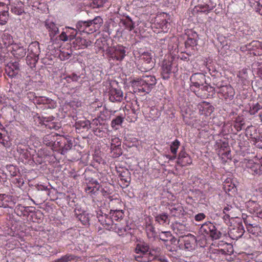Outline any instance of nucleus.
Wrapping results in <instances>:
<instances>
[{
	"label": "nucleus",
	"instance_id": "29",
	"mask_svg": "<svg viewBox=\"0 0 262 262\" xmlns=\"http://www.w3.org/2000/svg\"><path fill=\"white\" fill-rule=\"evenodd\" d=\"M6 8H7V10L4 9L2 11H0V25H5L8 20L9 8L6 7Z\"/></svg>",
	"mask_w": 262,
	"mask_h": 262
},
{
	"label": "nucleus",
	"instance_id": "59",
	"mask_svg": "<svg viewBox=\"0 0 262 262\" xmlns=\"http://www.w3.org/2000/svg\"><path fill=\"white\" fill-rule=\"evenodd\" d=\"M129 227L128 226H125V227H118L116 228V229H117V232L120 234H123L124 232H125L127 229H129Z\"/></svg>",
	"mask_w": 262,
	"mask_h": 262
},
{
	"label": "nucleus",
	"instance_id": "57",
	"mask_svg": "<svg viewBox=\"0 0 262 262\" xmlns=\"http://www.w3.org/2000/svg\"><path fill=\"white\" fill-rule=\"evenodd\" d=\"M67 32H62L59 35V38L61 40L66 41L69 40V35L67 34Z\"/></svg>",
	"mask_w": 262,
	"mask_h": 262
},
{
	"label": "nucleus",
	"instance_id": "16",
	"mask_svg": "<svg viewBox=\"0 0 262 262\" xmlns=\"http://www.w3.org/2000/svg\"><path fill=\"white\" fill-rule=\"evenodd\" d=\"M35 103L38 104H48L49 108H54L56 106V102L52 99L43 96H35L33 99Z\"/></svg>",
	"mask_w": 262,
	"mask_h": 262
},
{
	"label": "nucleus",
	"instance_id": "58",
	"mask_svg": "<svg viewBox=\"0 0 262 262\" xmlns=\"http://www.w3.org/2000/svg\"><path fill=\"white\" fill-rule=\"evenodd\" d=\"M189 155L185 151H181L179 154L178 159L177 161H182V160H184V158L186 156H188Z\"/></svg>",
	"mask_w": 262,
	"mask_h": 262
},
{
	"label": "nucleus",
	"instance_id": "31",
	"mask_svg": "<svg viewBox=\"0 0 262 262\" xmlns=\"http://www.w3.org/2000/svg\"><path fill=\"white\" fill-rule=\"evenodd\" d=\"M38 60V57H33L28 55L26 57L27 63L30 66L31 68H35Z\"/></svg>",
	"mask_w": 262,
	"mask_h": 262
},
{
	"label": "nucleus",
	"instance_id": "24",
	"mask_svg": "<svg viewBox=\"0 0 262 262\" xmlns=\"http://www.w3.org/2000/svg\"><path fill=\"white\" fill-rule=\"evenodd\" d=\"M75 127L76 129L80 130L83 129L88 130L91 128V123L90 121L85 119L78 120L75 123Z\"/></svg>",
	"mask_w": 262,
	"mask_h": 262
},
{
	"label": "nucleus",
	"instance_id": "61",
	"mask_svg": "<svg viewBox=\"0 0 262 262\" xmlns=\"http://www.w3.org/2000/svg\"><path fill=\"white\" fill-rule=\"evenodd\" d=\"M147 230L148 231H149L151 233L152 236H154L156 234V231H155V228L152 225H149L147 227Z\"/></svg>",
	"mask_w": 262,
	"mask_h": 262
},
{
	"label": "nucleus",
	"instance_id": "36",
	"mask_svg": "<svg viewBox=\"0 0 262 262\" xmlns=\"http://www.w3.org/2000/svg\"><path fill=\"white\" fill-rule=\"evenodd\" d=\"M75 256L72 254H66L61 258L52 261V262H68L71 260L74 259Z\"/></svg>",
	"mask_w": 262,
	"mask_h": 262
},
{
	"label": "nucleus",
	"instance_id": "44",
	"mask_svg": "<svg viewBox=\"0 0 262 262\" xmlns=\"http://www.w3.org/2000/svg\"><path fill=\"white\" fill-rule=\"evenodd\" d=\"M180 145V142L177 139L172 143L170 146V150L173 155H177V150Z\"/></svg>",
	"mask_w": 262,
	"mask_h": 262
},
{
	"label": "nucleus",
	"instance_id": "34",
	"mask_svg": "<svg viewBox=\"0 0 262 262\" xmlns=\"http://www.w3.org/2000/svg\"><path fill=\"white\" fill-rule=\"evenodd\" d=\"M136 260L138 262H149L151 261L149 255L147 254H138L135 256Z\"/></svg>",
	"mask_w": 262,
	"mask_h": 262
},
{
	"label": "nucleus",
	"instance_id": "30",
	"mask_svg": "<svg viewBox=\"0 0 262 262\" xmlns=\"http://www.w3.org/2000/svg\"><path fill=\"white\" fill-rule=\"evenodd\" d=\"M160 254V249L158 247L155 248H150L148 253V255L152 260L156 259Z\"/></svg>",
	"mask_w": 262,
	"mask_h": 262
},
{
	"label": "nucleus",
	"instance_id": "26",
	"mask_svg": "<svg viewBox=\"0 0 262 262\" xmlns=\"http://www.w3.org/2000/svg\"><path fill=\"white\" fill-rule=\"evenodd\" d=\"M217 147L225 151L226 155L230 152V147L229 146L228 142L225 139L224 140H220L217 143Z\"/></svg>",
	"mask_w": 262,
	"mask_h": 262
},
{
	"label": "nucleus",
	"instance_id": "19",
	"mask_svg": "<svg viewBox=\"0 0 262 262\" xmlns=\"http://www.w3.org/2000/svg\"><path fill=\"white\" fill-rule=\"evenodd\" d=\"M45 26L49 32V35L51 39L59 33L58 28L52 21L46 20L45 21Z\"/></svg>",
	"mask_w": 262,
	"mask_h": 262
},
{
	"label": "nucleus",
	"instance_id": "21",
	"mask_svg": "<svg viewBox=\"0 0 262 262\" xmlns=\"http://www.w3.org/2000/svg\"><path fill=\"white\" fill-rule=\"evenodd\" d=\"M78 211L79 213L77 212L76 209L74 210L75 216H76L78 220L80 221L83 225H89L90 221L89 214L83 212L81 213L79 210H78Z\"/></svg>",
	"mask_w": 262,
	"mask_h": 262
},
{
	"label": "nucleus",
	"instance_id": "2",
	"mask_svg": "<svg viewBox=\"0 0 262 262\" xmlns=\"http://www.w3.org/2000/svg\"><path fill=\"white\" fill-rule=\"evenodd\" d=\"M190 90L191 92L194 93L199 97H204L206 95V94L203 95L200 92L201 88L204 86V84L206 83V76L204 74L201 73L193 74L190 78Z\"/></svg>",
	"mask_w": 262,
	"mask_h": 262
},
{
	"label": "nucleus",
	"instance_id": "60",
	"mask_svg": "<svg viewBox=\"0 0 262 262\" xmlns=\"http://www.w3.org/2000/svg\"><path fill=\"white\" fill-rule=\"evenodd\" d=\"M106 214H103L102 213H98L97 217L98 219V221L102 225H104V221L105 218V217H106Z\"/></svg>",
	"mask_w": 262,
	"mask_h": 262
},
{
	"label": "nucleus",
	"instance_id": "63",
	"mask_svg": "<svg viewBox=\"0 0 262 262\" xmlns=\"http://www.w3.org/2000/svg\"><path fill=\"white\" fill-rule=\"evenodd\" d=\"M232 207L231 206L227 205L225 207H224L223 209L224 213H229L230 214V211L232 209Z\"/></svg>",
	"mask_w": 262,
	"mask_h": 262
},
{
	"label": "nucleus",
	"instance_id": "43",
	"mask_svg": "<svg viewBox=\"0 0 262 262\" xmlns=\"http://www.w3.org/2000/svg\"><path fill=\"white\" fill-rule=\"evenodd\" d=\"M168 217V214L166 213L160 214L156 216V221L158 222L160 224H161V222L164 223L166 222Z\"/></svg>",
	"mask_w": 262,
	"mask_h": 262
},
{
	"label": "nucleus",
	"instance_id": "23",
	"mask_svg": "<svg viewBox=\"0 0 262 262\" xmlns=\"http://www.w3.org/2000/svg\"><path fill=\"white\" fill-rule=\"evenodd\" d=\"M29 55L33 57H38L40 53L38 42L32 43L28 48Z\"/></svg>",
	"mask_w": 262,
	"mask_h": 262
},
{
	"label": "nucleus",
	"instance_id": "10",
	"mask_svg": "<svg viewBox=\"0 0 262 262\" xmlns=\"http://www.w3.org/2000/svg\"><path fill=\"white\" fill-rule=\"evenodd\" d=\"M5 71L9 77L13 78L17 76L20 71L18 61L8 63L6 67Z\"/></svg>",
	"mask_w": 262,
	"mask_h": 262
},
{
	"label": "nucleus",
	"instance_id": "55",
	"mask_svg": "<svg viewBox=\"0 0 262 262\" xmlns=\"http://www.w3.org/2000/svg\"><path fill=\"white\" fill-rule=\"evenodd\" d=\"M255 9L257 12H258L260 15H262V4L259 1L256 2Z\"/></svg>",
	"mask_w": 262,
	"mask_h": 262
},
{
	"label": "nucleus",
	"instance_id": "18",
	"mask_svg": "<svg viewBox=\"0 0 262 262\" xmlns=\"http://www.w3.org/2000/svg\"><path fill=\"white\" fill-rule=\"evenodd\" d=\"M209 1V0H199V4L195 7V9L199 12L207 13L209 12L213 9V7L208 4Z\"/></svg>",
	"mask_w": 262,
	"mask_h": 262
},
{
	"label": "nucleus",
	"instance_id": "47",
	"mask_svg": "<svg viewBox=\"0 0 262 262\" xmlns=\"http://www.w3.org/2000/svg\"><path fill=\"white\" fill-rule=\"evenodd\" d=\"M11 11L13 13L18 15H20L24 12V9L21 7L12 6L11 7Z\"/></svg>",
	"mask_w": 262,
	"mask_h": 262
},
{
	"label": "nucleus",
	"instance_id": "52",
	"mask_svg": "<svg viewBox=\"0 0 262 262\" xmlns=\"http://www.w3.org/2000/svg\"><path fill=\"white\" fill-rule=\"evenodd\" d=\"M253 220L252 217L250 216L249 218H244V222L246 224L247 227H253V225H255V224H253L252 221Z\"/></svg>",
	"mask_w": 262,
	"mask_h": 262
},
{
	"label": "nucleus",
	"instance_id": "42",
	"mask_svg": "<svg viewBox=\"0 0 262 262\" xmlns=\"http://www.w3.org/2000/svg\"><path fill=\"white\" fill-rule=\"evenodd\" d=\"M261 109H262V106L257 103L250 107L249 112L250 115H254Z\"/></svg>",
	"mask_w": 262,
	"mask_h": 262
},
{
	"label": "nucleus",
	"instance_id": "1",
	"mask_svg": "<svg viewBox=\"0 0 262 262\" xmlns=\"http://www.w3.org/2000/svg\"><path fill=\"white\" fill-rule=\"evenodd\" d=\"M103 24V19L100 16H96L93 19L88 21H79L76 24V28L80 32L88 33L96 32Z\"/></svg>",
	"mask_w": 262,
	"mask_h": 262
},
{
	"label": "nucleus",
	"instance_id": "27",
	"mask_svg": "<svg viewBox=\"0 0 262 262\" xmlns=\"http://www.w3.org/2000/svg\"><path fill=\"white\" fill-rule=\"evenodd\" d=\"M249 172L254 176H260L262 174V167L258 163H254L250 167Z\"/></svg>",
	"mask_w": 262,
	"mask_h": 262
},
{
	"label": "nucleus",
	"instance_id": "5",
	"mask_svg": "<svg viewBox=\"0 0 262 262\" xmlns=\"http://www.w3.org/2000/svg\"><path fill=\"white\" fill-rule=\"evenodd\" d=\"M155 65V62L152 59L151 53L144 52L140 56L139 63L138 68L142 72H147L151 70Z\"/></svg>",
	"mask_w": 262,
	"mask_h": 262
},
{
	"label": "nucleus",
	"instance_id": "51",
	"mask_svg": "<svg viewBox=\"0 0 262 262\" xmlns=\"http://www.w3.org/2000/svg\"><path fill=\"white\" fill-rule=\"evenodd\" d=\"M166 237H170L169 241L171 244H174L177 241V238L174 237L170 232H163Z\"/></svg>",
	"mask_w": 262,
	"mask_h": 262
},
{
	"label": "nucleus",
	"instance_id": "35",
	"mask_svg": "<svg viewBox=\"0 0 262 262\" xmlns=\"http://www.w3.org/2000/svg\"><path fill=\"white\" fill-rule=\"evenodd\" d=\"M3 41L6 46L9 47L10 45H13V40L12 37L8 34H4L3 36Z\"/></svg>",
	"mask_w": 262,
	"mask_h": 262
},
{
	"label": "nucleus",
	"instance_id": "12",
	"mask_svg": "<svg viewBox=\"0 0 262 262\" xmlns=\"http://www.w3.org/2000/svg\"><path fill=\"white\" fill-rule=\"evenodd\" d=\"M11 48L10 51L12 55L17 59H21L26 54V49L20 45L14 43Z\"/></svg>",
	"mask_w": 262,
	"mask_h": 262
},
{
	"label": "nucleus",
	"instance_id": "50",
	"mask_svg": "<svg viewBox=\"0 0 262 262\" xmlns=\"http://www.w3.org/2000/svg\"><path fill=\"white\" fill-rule=\"evenodd\" d=\"M7 169L12 177H15L17 175V169L13 165H10L7 166Z\"/></svg>",
	"mask_w": 262,
	"mask_h": 262
},
{
	"label": "nucleus",
	"instance_id": "28",
	"mask_svg": "<svg viewBox=\"0 0 262 262\" xmlns=\"http://www.w3.org/2000/svg\"><path fill=\"white\" fill-rule=\"evenodd\" d=\"M110 214L111 215L114 222L122 219L124 215V212L122 210H111Z\"/></svg>",
	"mask_w": 262,
	"mask_h": 262
},
{
	"label": "nucleus",
	"instance_id": "9",
	"mask_svg": "<svg viewBox=\"0 0 262 262\" xmlns=\"http://www.w3.org/2000/svg\"><path fill=\"white\" fill-rule=\"evenodd\" d=\"M172 64V61L170 60H164L163 61L161 68V75L164 79H168L170 78V75L174 72Z\"/></svg>",
	"mask_w": 262,
	"mask_h": 262
},
{
	"label": "nucleus",
	"instance_id": "56",
	"mask_svg": "<svg viewBox=\"0 0 262 262\" xmlns=\"http://www.w3.org/2000/svg\"><path fill=\"white\" fill-rule=\"evenodd\" d=\"M206 217V215L203 213H200L196 214L194 216V219L196 221H201Z\"/></svg>",
	"mask_w": 262,
	"mask_h": 262
},
{
	"label": "nucleus",
	"instance_id": "40",
	"mask_svg": "<svg viewBox=\"0 0 262 262\" xmlns=\"http://www.w3.org/2000/svg\"><path fill=\"white\" fill-rule=\"evenodd\" d=\"M105 220L104 221V227L106 228H109L111 226H112L114 224L113 219L111 215L107 214L106 217H105Z\"/></svg>",
	"mask_w": 262,
	"mask_h": 262
},
{
	"label": "nucleus",
	"instance_id": "53",
	"mask_svg": "<svg viewBox=\"0 0 262 262\" xmlns=\"http://www.w3.org/2000/svg\"><path fill=\"white\" fill-rule=\"evenodd\" d=\"M177 225H178V226L174 228V230H176V233L177 234H182L183 232H182V231L184 229V226L183 225H182V224H180V223H179L178 224L177 223H176Z\"/></svg>",
	"mask_w": 262,
	"mask_h": 262
},
{
	"label": "nucleus",
	"instance_id": "45",
	"mask_svg": "<svg viewBox=\"0 0 262 262\" xmlns=\"http://www.w3.org/2000/svg\"><path fill=\"white\" fill-rule=\"evenodd\" d=\"M124 117L121 116H117L116 118L112 121V126L114 128L116 125H119L123 122Z\"/></svg>",
	"mask_w": 262,
	"mask_h": 262
},
{
	"label": "nucleus",
	"instance_id": "11",
	"mask_svg": "<svg viewBox=\"0 0 262 262\" xmlns=\"http://www.w3.org/2000/svg\"><path fill=\"white\" fill-rule=\"evenodd\" d=\"M217 86L219 89V91L218 92L222 97H223L225 99H232L235 92L234 89L230 85H217Z\"/></svg>",
	"mask_w": 262,
	"mask_h": 262
},
{
	"label": "nucleus",
	"instance_id": "62",
	"mask_svg": "<svg viewBox=\"0 0 262 262\" xmlns=\"http://www.w3.org/2000/svg\"><path fill=\"white\" fill-rule=\"evenodd\" d=\"M0 143L2 144L5 146H7L8 144V141L4 139L2 133H0Z\"/></svg>",
	"mask_w": 262,
	"mask_h": 262
},
{
	"label": "nucleus",
	"instance_id": "25",
	"mask_svg": "<svg viewBox=\"0 0 262 262\" xmlns=\"http://www.w3.org/2000/svg\"><path fill=\"white\" fill-rule=\"evenodd\" d=\"M247 206L248 211L252 214L257 212L260 207L257 202L251 200L247 202Z\"/></svg>",
	"mask_w": 262,
	"mask_h": 262
},
{
	"label": "nucleus",
	"instance_id": "20",
	"mask_svg": "<svg viewBox=\"0 0 262 262\" xmlns=\"http://www.w3.org/2000/svg\"><path fill=\"white\" fill-rule=\"evenodd\" d=\"M150 249L149 246L146 243L138 244L135 250L137 254H147Z\"/></svg>",
	"mask_w": 262,
	"mask_h": 262
},
{
	"label": "nucleus",
	"instance_id": "64",
	"mask_svg": "<svg viewBox=\"0 0 262 262\" xmlns=\"http://www.w3.org/2000/svg\"><path fill=\"white\" fill-rule=\"evenodd\" d=\"M255 145H256V146L257 147L262 149V141L261 140H259V139H255Z\"/></svg>",
	"mask_w": 262,
	"mask_h": 262
},
{
	"label": "nucleus",
	"instance_id": "46",
	"mask_svg": "<svg viewBox=\"0 0 262 262\" xmlns=\"http://www.w3.org/2000/svg\"><path fill=\"white\" fill-rule=\"evenodd\" d=\"M81 78V75H78L75 73H72V74L68 75L66 76V79L67 81L69 79L71 80L72 81H78L79 79Z\"/></svg>",
	"mask_w": 262,
	"mask_h": 262
},
{
	"label": "nucleus",
	"instance_id": "41",
	"mask_svg": "<svg viewBox=\"0 0 262 262\" xmlns=\"http://www.w3.org/2000/svg\"><path fill=\"white\" fill-rule=\"evenodd\" d=\"M120 22L123 25V26L125 27V28L128 30L129 31L133 30L135 28L134 23L133 21H129L127 20L121 19Z\"/></svg>",
	"mask_w": 262,
	"mask_h": 262
},
{
	"label": "nucleus",
	"instance_id": "37",
	"mask_svg": "<svg viewBox=\"0 0 262 262\" xmlns=\"http://www.w3.org/2000/svg\"><path fill=\"white\" fill-rule=\"evenodd\" d=\"M177 163L182 167L186 166L192 163V160L190 157L188 156L185 157V158H184V160H182V161H177Z\"/></svg>",
	"mask_w": 262,
	"mask_h": 262
},
{
	"label": "nucleus",
	"instance_id": "15",
	"mask_svg": "<svg viewBox=\"0 0 262 262\" xmlns=\"http://www.w3.org/2000/svg\"><path fill=\"white\" fill-rule=\"evenodd\" d=\"M92 44V41L89 40H86L84 38L80 37H78L72 42L73 47L77 49H84L89 46H90Z\"/></svg>",
	"mask_w": 262,
	"mask_h": 262
},
{
	"label": "nucleus",
	"instance_id": "4",
	"mask_svg": "<svg viewBox=\"0 0 262 262\" xmlns=\"http://www.w3.org/2000/svg\"><path fill=\"white\" fill-rule=\"evenodd\" d=\"M199 233L204 236L210 237L212 239H219L222 236V233L210 222L203 224L199 229Z\"/></svg>",
	"mask_w": 262,
	"mask_h": 262
},
{
	"label": "nucleus",
	"instance_id": "13",
	"mask_svg": "<svg viewBox=\"0 0 262 262\" xmlns=\"http://www.w3.org/2000/svg\"><path fill=\"white\" fill-rule=\"evenodd\" d=\"M58 136L56 134L46 135L43 138V143L47 146L52 148L57 147V141H59Z\"/></svg>",
	"mask_w": 262,
	"mask_h": 262
},
{
	"label": "nucleus",
	"instance_id": "33",
	"mask_svg": "<svg viewBox=\"0 0 262 262\" xmlns=\"http://www.w3.org/2000/svg\"><path fill=\"white\" fill-rule=\"evenodd\" d=\"M107 2V0H92L91 4L94 8H99L104 7L105 4Z\"/></svg>",
	"mask_w": 262,
	"mask_h": 262
},
{
	"label": "nucleus",
	"instance_id": "54",
	"mask_svg": "<svg viewBox=\"0 0 262 262\" xmlns=\"http://www.w3.org/2000/svg\"><path fill=\"white\" fill-rule=\"evenodd\" d=\"M246 132L247 134H249L250 136H253V133H255L256 131L255 127L252 125L248 126L246 128Z\"/></svg>",
	"mask_w": 262,
	"mask_h": 262
},
{
	"label": "nucleus",
	"instance_id": "3",
	"mask_svg": "<svg viewBox=\"0 0 262 262\" xmlns=\"http://www.w3.org/2000/svg\"><path fill=\"white\" fill-rule=\"evenodd\" d=\"M157 80L154 76L143 75L138 80H134L133 82L135 85H140L141 88L138 89L139 92H145L149 93L153 86L156 84Z\"/></svg>",
	"mask_w": 262,
	"mask_h": 262
},
{
	"label": "nucleus",
	"instance_id": "8",
	"mask_svg": "<svg viewBox=\"0 0 262 262\" xmlns=\"http://www.w3.org/2000/svg\"><path fill=\"white\" fill-rule=\"evenodd\" d=\"M74 139L59 136L57 146L61 150V154L64 155L73 147Z\"/></svg>",
	"mask_w": 262,
	"mask_h": 262
},
{
	"label": "nucleus",
	"instance_id": "48",
	"mask_svg": "<svg viewBox=\"0 0 262 262\" xmlns=\"http://www.w3.org/2000/svg\"><path fill=\"white\" fill-rule=\"evenodd\" d=\"M201 89L203 91H206L209 93H211V94H208V95L212 96L213 94H215V90L214 88L209 85H205L202 87Z\"/></svg>",
	"mask_w": 262,
	"mask_h": 262
},
{
	"label": "nucleus",
	"instance_id": "7",
	"mask_svg": "<svg viewBox=\"0 0 262 262\" xmlns=\"http://www.w3.org/2000/svg\"><path fill=\"white\" fill-rule=\"evenodd\" d=\"M125 48L124 47L121 45L113 47L108 52L110 57L118 61L122 60L126 55Z\"/></svg>",
	"mask_w": 262,
	"mask_h": 262
},
{
	"label": "nucleus",
	"instance_id": "17",
	"mask_svg": "<svg viewBox=\"0 0 262 262\" xmlns=\"http://www.w3.org/2000/svg\"><path fill=\"white\" fill-rule=\"evenodd\" d=\"M123 92L117 89H112L110 92L109 99L112 102H120L122 99Z\"/></svg>",
	"mask_w": 262,
	"mask_h": 262
},
{
	"label": "nucleus",
	"instance_id": "38",
	"mask_svg": "<svg viewBox=\"0 0 262 262\" xmlns=\"http://www.w3.org/2000/svg\"><path fill=\"white\" fill-rule=\"evenodd\" d=\"M67 33L68 34L70 41H72L77 38L76 37L77 34V31L76 29L72 28H68Z\"/></svg>",
	"mask_w": 262,
	"mask_h": 262
},
{
	"label": "nucleus",
	"instance_id": "49",
	"mask_svg": "<svg viewBox=\"0 0 262 262\" xmlns=\"http://www.w3.org/2000/svg\"><path fill=\"white\" fill-rule=\"evenodd\" d=\"M28 149H29V146L28 145L23 144L21 143L19 144L17 147V151L20 154L25 152Z\"/></svg>",
	"mask_w": 262,
	"mask_h": 262
},
{
	"label": "nucleus",
	"instance_id": "22",
	"mask_svg": "<svg viewBox=\"0 0 262 262\" xmlns=\"http://www.w3.org/2000/svg\"><path fill=\"white\" fill-rule=\"evenodd\" d=\"M170 210L172 216H178L183 214L184 209L183 206L179 204H173L170 205Z\"/></svg>",
	"mask_w": 262,
	"mask_h": 262
},
{
	"label": "nucleus",
	"instance_id": "6",
	"mask_svg": "<svg viewBox=\"0 0 262 262\" xmlns=\"http://www.w3.org/2000/svg\"><path fill=\"white\" fill-rule=\"evenodd\" d=\"M182 241L184 243L185 249L191 251L195 249L197 245V239L196 237L189 233L187 235H181L177 241L178 244Z\"/></svg>",
	"mask_w": 262,
	"mask_h": 262
},
{
	"label": "nucleus",
	"instance_id": "39",
	"mask_svg": "<svg viewBox=\"0 0 262 262\" xmlns=\"http://www.w3.org/2000/svg\"><path fill=\"white\" fill-rule=\"evenodd\" d=\"M198 39L190 38V35H188V38L185 41L186 47H194L197 45Z\"/></svg>",
	"mask_w": 262,
	"mask_h": 262
},
{
	"label": "nucleus",
	"instance_id": "32",
	"mask_svg": "<svg viewBox=\"0 0 262 262\" xmlns=\"http://www.w3.org/2000/svg\"><path fill=\"white\" fill-rule=\"evenodd\" d=\"M160 112L155 107H151L150 108L149 112V117L155 120L160 116Z\"/></svg>",
	"mask_w": 262,
	"mask_h": 262
},
{
	"label": "nucleus",
	"instance_id": "14",
	"mask_svg": "<svg viewBox=\"0 0 262 262\" xmlns=\"http://www.w3.org/2000/svg\"><path fill=\"white\" fill-rule=\"evenodd\" d=\"M245 230L242 225H237L230 229L229 234L230 237L233 239H237L242 236L244 233Z\"/></svg>",
	"mask_w": 262,
	"mask_h": 262
}]
</instances>
